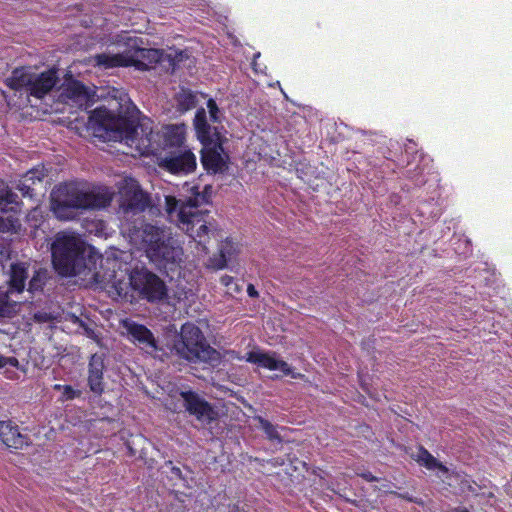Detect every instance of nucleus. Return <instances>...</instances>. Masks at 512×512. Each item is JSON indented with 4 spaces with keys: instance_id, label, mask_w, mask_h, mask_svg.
Wrapping results in <instances>:
<instances>
[{
    "instance_id": "obj_1",
    "label": "nucleus",
    "mask_w": 512,
    "mask_h": 512,
    "mask_svg": "<svg viewBox=\"0 0 512 512\" xmlns=\"http://www.w3.org/2000/svg\"><path fill=\"white\" fill-rule=\"evenodd\" d=\"M124 114H116L104 106L94 109L88 117V127L94 135L107 140H120L142 156H158L162 152L183 148L186 139L184 124H169L160 130L146 123H137L132 112L136 106L129 100Z\"/></svg>"
},
{
    "instance_id": "obj_2",
    "label": "nucleus",
    "mask_w": 512,
    "mask_h": 512,
    "mask_svg": "<svg viewBox=\"0 0 512 512\" xmlns=\"http://www.w3.org/2000/svg\"><path fill=\"white\" fill-rule=\"evenodd\" d=\"M212 195V187L206 185L202 192H193L185 200H178L174 196L165 197V210L170 221L183 230L197 245V249L208 253L207 245L210 239L216 237V229L208 220V210H199V207L208 204Z\"/></svg>"
},
{
    "instance_id": "obj_3",
    "label": "nucleus",
    "mask_w": 512,
    "mask_h": 512,
    "mask_svg": "<svg viewBox=\"0 0 512 512\" xmlns=\"http://www.w3.org/2000/svg\"><path fill=\"white\" fill-rule=\"evenodd\" d=\"M113 193L107 187L84 189L81 183L71 181L56 187L51 205L55 216L64 221L74 220L79 210H100L110 206Z\"/></svg>"
},
{
    "instance_id": "obj_4",
    "label": "nucleus",
    "mask_w": 512,
    "mask_h": 512,
    "mask_svg": "<svg viewBox=\"0 0 512 512\" xmlns=\"http://www.w3.org/2000/svg\"><path fill=\"white\" fill-rule=\"evenodd\" d=\"M51 258L55 271L63 277L87 276L96 266L98 256L80 236L59 232L51 244Z\"/></svg>"
},
{
    "instance_id": "obj_5",
    "label": "nucleus",
    "mask_w": 512,
    "mask_h": 512,
    "mask_svg": "<svg viewBox=\"0 0 512 512\" xmlns=\"http://www.w3.org/2000/svg\"><path fill=\"white\" fill-rule=\"evenodd\" d=\"M126 230L131 242L144 249L147 257L158 266L166 267L181 261L183 249L175 245L163 228L139 218L129 224Z\"/></svg>"
},
{
    "instance_id": "obj_6",
    "label": "nucleus",
    "mask_w": 512,
    "mask_h": 512,
    "mask_svg": "<svg viewBox=\"0 0 512 512\" xmlns=\"http://www.w3.org/2000/svg\"><path fill=\"white\" fill-rule=\"evenodd\" d=\"M172 351L181 359L193 364L216 366L221 360L220 353L207 341L202 330L194 323L182 325L173 342Z\"/></svg>"
},
{
    "instance_id": "obj_7",
    "label": "nucleus",
    "mask_w": 512,
    "mask_h": 512,
    "mask_svg": "<svg viewBox=\"0 0 512 512\" xmlns=\"http://www.w3.org/2000/svg\"><path fill=\"white\" fill-rule=\"evenodd\" d=\"M139 43L143 42L138 37H128L126 42L128 49L123 53H100L94 56V60L98 66L104 68L133 66L142 71L154 69L157 64L165 60L166 54L163 50L142 48Z\"/></svg>"
},
{
    "instance_id": "obj_8",
    "label": "nucleus",
    "mask_w": 512,
    "mask_h": 512,
    "mask_svg": "<svg viewBox=\"0 0 512 512\" xmlns=\"http://www.w3.org/2000/svg\"><path fill=\"white\" fill-rule=\"evenodd\" d=\"M129 280L132 289L148 302L161 301L167 296L164 281L146 268H134L129 274Z\"/></svg>"
},
{
    "instance_id": "obj_9",
    "label": "nucleus",
    "mask_w": 512,
    "mask_h": 512,
    "mask_svg": "<svg viewBox=\"0 0 512 512\" xmlns=\"http://www.w3.org/2000/svg\"><path fill=\"white\" fill-rule=\"evenodd\" d=\"M150 205V196L137 182L127 185L121 192L119 213L124 219L141 215Z\"/></svg>"
},
{
    "instance_id": "obj_10",
    "label": "nucleus",
    "mask_w": 512,
    "mask_h": 512,
    "mask_svg": "<svg viewBox=\"0 0 512 512\" xmlns=\"http://www.w3.org/2000/svg\"><path fill=\"white\" fill-rule=\"evenodd\" d=\"M7 205L18 206V195L3 180H0V232L18 233L21 229L20 220L15 215L14 207L8 210Z\"/></svg>"
},
{
    "instance_id": "obj_11",
    "label": "nucleus",
    "mask_w": 512,
    "mask_h": 512,
    "mask_svg": "<svg viewBox=\"0 0 512 512\" xmlns=\"http://www.w3.org/2000/svg\"><path fill=\"white\" fill-rule=\"evenodd\" d=\"M180 396L183 400L185 410L202 425H211L218 419V412L212 404L192 390L181 391Z\"/></svg>"
},
{
    "instance_id": "obj_12",
    "label": "nucleus",
    "mask_w": 512,
    "mask_h": 512,
    "mask_svg": "<svg viewBox=\"0 0 512 512\" xmlns=\"http://www.w3.org/2000/svg\"><path fill=\"white\" fill-rule=\"evenodd\" d=\"M159 166L171 174H188L196 169V156L186 148L171 150L159 158Z\"/></svg>"
},
{
    "instance_id": "obj_13",
    "label": "nucleus",
    "mask_w": 512,
    "mask_h": 512,
    "mask_svg": "<svg viewBox=\"0 0 512 512\" xmlns=\"http://www.w3.org/2000/svg\"><path fill=\"white\" fill-rule=\"evenodd\" d=\"M123 327L126 329L128 340L140 349L148 353L158 350L154 334L145 325L126 319L123 321Z\"/></svg>"
},
{
    "instance_id": "obj_14",
    "label": "nucleus",
    "mask_w": 512,
    "mask_h": 512,
    "mask_svg": "<svg viewBox=\"0 0 512 512\" xmlns=\"http://www.w3.org/2000/svg\"><path fill=\"white\" fill-rule=\"evenodd\" d=\"M246 360L271 371L279 370L284 375L291 376L293 379H302L304 377L303 374L294 372L292 367L286 361L277 359L275 352L251 351L247 354Z\"/></svg>"
},
{
    "instance_id": "obj_15",
    "label": "nucleus",
    "mask_w": 512,
    "mask_h": 512,
    "mask_svg": "<svg viewBox=\"0 0 512 512\" xmlns=\"http://www.w3.org/2000/svg\"><path fill=\"white\" fill-rule=\"evenodd\" d=\"M104 354L94 353L89 358L87 384L90 391L96 396H101L105 390L104 372H105Z\"/></svg>"
},
{
    "instance_id": "obj_16",
    "label": "nucleus",
    "mask_w": 512,
    "mask_h": 512,
    "mask_svg": "<svg viewBox=\"0 0 512 512\" xmlns=\"http://www.w3.org/2000/svg\"><path fill=\"white\" fill-rule=\"evenodd\" d=\"M59 80L57 70L52 68L41 73L33 72L27 96L43 99L56 86Z\"/></svg>"
},
{
    "instance_id": "obj_17",
    "label": "nucleus",
    "mask_w": 512,
    "mask_h": 512,
    "mask_svg": "<svg viewBox=\"0 0 512 512\" xmlns=\"http://www.w3.org/2000/svg\"><path fill=\"white\" fill-rule=\"evenodd\" d=\"M0 440L2 443L15 450L28 447L31 439L27 433H22L19 426L12 420L0 421Z\"/></svg>"
},
{
    "instance_id": "obj_18",
    "label": "nucleus",
    "mask_w": 512,
    "mask_h": 512,
    "mask_svg": "<svg viewBox=\"0 0 512 512\" xmlns=\"http://www.w3.org/2000/svg\"><path fill=\"white\" fill-rule=\"evenodd\" d=\"M195 131L203 146L216 145L222 148L221 136L216 128H213L206 119L203 108L197 110L194 119Z\"/></svg>"
},
{
    "instance_id": "obj_19",
    "label": "nucleus",
    "mask_w": 512,
    "mask_h": 512,
    "mask_svg": "<svg viewBox=\"0 0 512 512\" xmlns=\"http://www.w3.org/2000/svg\"><path fill=\"white\" fill-rule=\"evenodd\" d=\"M221 151H223V147L220 149L216 145L204 146L201 152V163L208 173L216 174L224 171L226 164L221 156Z\"/></svg>"
},
{
    "instance_id": "obj_20",
    "label": "nucleus",
    "mask_w": 512,
    "mask_h": 512,
    "mask_svg": "<svg viewBox=\"0 0 512 512\" xmlns=\"http://www.w3.org/2000/svg\"><path fill=\"white\" fill-rule=\"evenodd\" d=\"M33 71L29 67L21 66L12 70L11 75L4 80V84L16 92L28 94Z\"/></svg>"
},
{
    "instance_id": "obj_21",
    "label": "nucleus",
    "mask_w": 512,
    "mask_h": 512,
    "mask_svg": "<svg viewBox=\"0 0 512 512\" xmlns=\"http://www.w3.org/2000/svg\"><path fill=\"white\" fill-rule=\"evenodd\" d=\"M235 252V244L230 239H225L221 242L218 255L209 258L208 267L215 270L225 268L227 261L231 259Z\"/></svg>"
},
{
    "instance_id": "obj_22",
    "label": "nucleus",
    "mask_w": 512,
    "mask_h": 512,
    "mask_svg": "<svg viewBox=\"0 0 512 512\" xmlns=\"http://www.w3.org/2000/svg\"><path fill=\"white\" fill-rule=\"evenodd\" d=\"M28 278L27 266L23 262L11 265L9 291L11 293H21L25 289V283Z\"/></svg>"
},
{
    "instance_id": "obj_23",
    "label": "nucleus",
    "mask_w": 512,
    "mask_h": 512,
    "mask_svg": "<svg viewBox=\"0 0 512 512\" xmlns=\"http://www.w3.org/2000/svg\"><path fill=\"white\" fill-rule=\"evenodd\" d=\"M63 94L75 101H87L89 98L88 88L79 80H67L63 87Z\"/></svg>"
},
{
    "instance_id": "obj_24",
    "label": "nucleus",
    "mask_w": 512,
    "mask_h": 512,
    "mask_svg": "<svg viewBox=\"0 0 512 512\" xmlns=\"http://www.w3.org/2000/svg\"><path fill=\"white\" fill-rule=\"evenodd\" d=\"M41 182L42 178L36 176V172L28 171L19 181V183L16 186V189L19 192H21L23 197L33 198L34 196H36V189L34 188V185Z\"/></svg>"
},
{
    "instance_id": "obj_25",
    "label": "nucleus",
    "mask_w": 512,
    "mask_h": 512,
    "mask_svg": "<svg viewBox=\"0 0 512 512\" xmlns=\"http://www.w3.org/2000/svg\"><path fill=\"white\" fill-rule=\"evenodd\" d=\"M417 462L426 467L428 470H439L440 472L446 474L448 473V468L437 460L426 448L420 446L418 449Z\"/></svg>"
},
{
    "instance_id": "obj_26",
    "label": "nucleus",
    "mask_w": 512,
    "mask_h": 512,
    "mask_svg": "<svg viewBox=\"0 0 512 512\" xmlns=\"http://www.w3.org/2000/svg\"><path fill=\"white\" fill-rule=\"evenodd\" d=\"M177 106L178 110L181 112L189 111L196 107L197 105V96L191 90H182L178 93L177 97Z\"/></svg>"
},
{
    "instance_id": "obj_27",
    "label": "nucleus",
    "mask_w": 512,
    "mask_h": 512,
    "mask_svg": "<svg viewBox=\"0 0 512 512\" xmlns=\"http://www.w3.org/2000/svg\"><path fill=\"white\" fill-rule=\"evenodd\" d=\"M46 271L39 269L34 272L32 278L28 284V291L31 293L39 292L43 290L46 283Z\"/></svg>"
},
{
    "instance_id": "obj_28",
    "label": "nucleus",
    "mask_w": 512,
    "mask_h": 512,
    "mask_svg": "<svg viewBox=\"0 0 512 512\" xmlns=\"http://www.w3.org/2000/svg\"><path fill=\"white\" fill-rule=\"evenodd\" d=\"M130 288H132L130 280L128 282L124 280H117L113 282L110 292L115 294L117 297L128 301Z\"/></svg>"
},
{
    "instance_id": "obj_29",
    "label": "nucleus",
    "mask_w": 512,
    "mask_h": 512,
    "mask_svg": "<svg viewBox=\"0 0 512 512\" xmlns=\"http://www.w3.org/2000/svg\"><path fill=\"white\" fill-rule=\"evenodd\" d=\"M258 422L269 440L281 441V436L277 430V426L262 417H258Z\"/></svg>"
},
{
    "instance_id": "obj_30",
    "label": "nucleus",
    "mask_w": 512,
    "mask_h": 512,
    "mask_svg": "<svg viewBox=\"0 0 512 512\" xmlns=\"http://www.w3.org/2000/svg\"><path fill=\"white\" fill-rule=\"evenodd\" d=\"M166 58H168L171 69L174 71L180 66V63L183 62L184 59L188 58V54L186 51L175 50L173 54H166Z\"/></svg>"
},
{
    "instance_id": "obj_31",
    "label": "nucleus",
    "mask_w": 512,
    "mask_h": 512,
    "mask_svg": "<svg viewBox=\"0 0 512 512\" xmlns=\"http://www.w3.org/2000/svg\"><path fill=\"white\" fill-rule=\"evenodd\" d=\"M57 390L63 389V396L66 400H73L80 396L81 392L75 390L71 385H60L57 384L54 387Z\"/></svg>"
},
{
    "instance_id": "obj_32",
    "label": "nucleus",
    "mask_w": 512,
    "mask_h": 512,
    "mask_svg": "<svg viewBox=\"0 0 512 512\" xmlns=\"http://www.w3.org/2000/svg\"><path fill=\"white\" fill-rule=\"evenodd\" d=\"M220 283L228 289V292H239L240 287L235 282L234 277L230 275H224L220 278Z\"/></svg>"
},
{
    "instance_id": "obj_33",
    "label": "nucleus",
    "mask_w": 512,
    "mask_h": 512,
    "mask_svg": "<svg viewBox=\"0 0 512 512\" xmlns=\"http://www.w3.org/2000/svg\"><path fill=\"white\" fill-rule=\"evenodd\" d=\"M207 108H208V111H209L210 119L213 122H218L219 121V117H218L219 108H218V105H217V103H216V101L214 99L210 98L207 101Z\"/></svg>"
},
{
    "instance_id": "obj_34",
    "label": "nucleus",
    "mask_w": 512,
    "mask_h": 512,
    "mask_svg": "<svg viewBox=\"0 0 512 512\" xmlns=\"http://www.w3.org/2000/svg\"><path fill=\"white\" fill-rule=\"evenodd\" d=\"M386 493H389L391 495H394L400 499L406 500L408 502H416L412 495H410L408 492L400 493L394 490H385Z\"/></svg>"
},
{
    "instance_id": "obj_35",
    "label": "nucleus",
    "mask_w": 512,
    "mask_h": 512,
    "mask_svg": "<svg viewBox=\"0 0 512 512\" xmlns=\"http://www.w3.org/2000/svg\"><path fill=\"white\" fill-rule=\"evenodd\" d=\"M359 476L363 478L367 482H376L378 481V477L374 476L371 472L366 471L363 473H360Z\"/></svg>"
},
{
    "instance_id": "obj_36",
    "label": "nucleus",
    "mask_w": 512,
    "mask_h": 512,
    "mask_svg": "<svg viewBox=\"0 0 512 512\" xmlns=\"http://www.w3.org/2000/svg\"><path fill=\"white\" fill-rule=\"evenodd\" d=\"M247 293L250 297L255 298L258 296V292L252 284H249L247 287Z\"/></svg>"
},
{
    "instance_id": "obj_37",
    "label": "nucleus",
    "mask_w": 512,
    "mask_h": 512,
    "mask_svg": "<svg viewBox=\"0 0 512 512\" xmlns=\"http://www.w3.org/2000/svg\"><path fill=\"white\" fill-rule=\"evenodd\" d=\"M171 471H172V473H173L175 476H177V477H179V478H181V477H182V472H181V469H180L179 467H173V468L171 469Z\"/></svg>"
},
{
    "instance_id": "obj_38",
    "label": "nucleus",
    "mask_w": 512,
    "mask_h": 512,
    "mask_svg": "<svg viewBox=\"0 0 512 512\" xmlns=\"http://www.w3.org/2000/svg\"><path fill=\"white\" fill-rule=\"evenodd\" d=\"M8 364V358L5 356H0V368L5 367Z\"/></svg>"
},
{
    "instance_id": "obj_39",
    "label": "nucleus",
    "mask_w": 512,
    "mask_h": 512,
    "mask_svg": "<svg viewBox=\"0 0 512 512\" xmlns=\"http://www.w3.org/2000/svg\"><path fill=\"white\" fill-rule=\"evenodd\" d=\"M8 358V364L12 365V366H17L18 364V360L14 357H7Z\"/></svg>"
},
{
    "instance_id": "obj_40",
    "label": "nucleus",
    "mask_w": 512,
    "mask_h": 512,
    "mask_svg": "<svg viewBox=\"0 0 512 512\" xmlns=\"http://www.w3.org/2000/svg\"><path fill=\"white\" fill-rule=\"evenodd\" d=\"M453 512H470L466 508L455 509Z\"/></svg>"
},
{
    "instance_id": "obj_41",
    "label": "nucleus",
    "mask_w": 512,
    "mask_h": 512,
    "mask_svg": "<svg viewBox=\"0 0 512 512\" xmlns=\"http://www.w3.org/2000/svg\"><path fill=\"white\" fill-rule=\"evenodd\" d=\"M179 263H180V261L178 263H175L174 265L179 264ZM172 265L173 264H168L165 268H167L169 266V269H172Z\"/></svg>"
}]
</instances>
